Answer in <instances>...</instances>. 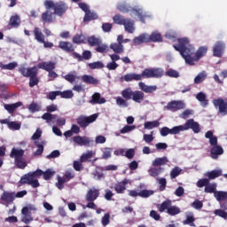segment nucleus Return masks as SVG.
<instances>
[{"mask_svg": "<svg viewBox=\"0 0 227 227\" xmlns=\"http://www.w3.org/2000/svg\"><path fill=\"white\" fill-rule=\"evenodd\" d=\"M178 45H174V49L178 51L184 58L185 64L193 66L194 63L200 61L205 54H207V47H200L195 53V58H192L194 54V47L189 43V39L187 37L178 39Z\"/></svg>", "mask_w": 227, "mask_h": 227, "instance_id": "nucleus-1", "label": "nucleus"}, {"mask_svg": "<svg viewBox=\"0 0 227 227\" xmlns=\"http://www.w3.org/2000/svg\"><path fill=\"white\" fill-rule=\"evenodd\" d=\"M24 153H26V151L19 147H13L11 151L10 157L14 159V165L19 169H26L27 168V161L24 158Z\"/></svg>", "mask_w": 227, "mask_h": 227, "instance_id": "nucleus-2", "label": "nucleus"}, {"mask_svg": "<svg viewBox=\"0 0 227 227\" xmlns=\"http://www.w3.org/2000/svg\"><path fill=\"white\" fill-rule=\"evenodd\" d=\"M117 9L121 11V13H128V12H130L131 17H138L143 24H145V19L149 17L146 13L143 12V9H131L130 6L125 3L118 4Z\"/></svg>", "mask_w": 227, "mask_h": 227, "instance_id": "nucleus-3", "label": "nucleus"}, {"mask_svg": "<svg viewBox=\"0 0 227 227\" xmlns=\"http://www.w3.org/2000/svg\"><path fill=\"white\" fill-rule=\"evenodd\" d=\"M19 72L24 77H30L29 86L30 88H35L39 82L38 77L36 74H38V68L36 67L26 68V67H20Z\"/></svg>", "mask_w": 227, "mask_h": 227, "instance_id": "nucleus-4", "label": "nucleus"}, {"mask_svg": "<svg viewBox=\"0 0 227 227\" xmlns=\"http://www.w3.org/2000/svg\"><path fill=\"white\" fill-rule=\"evenodd\" d=\"M44 6L46 10H51V8H53L55 15H59V17H61V15L67 12V5L63 2L54 4L52 1L46 0L44 2Z\"/></svg>", "mask_w": 227, "mask_h": 227, "instance_id": "nucleus-5", "label": "nucleus"}, {"mask_svg": "<svg viewBox=\"0 0 227 227\" xmlns=\"http://www.w3.org/2000/svg\"><path fill=\"white\" fill-rule=\"evenodd\" d=\"M164 75V69L160 67L146 68L142 72V76L145 79H159Z\"/></svg>", "mask_w": 227, "mask_h": 227, "instance_id": "nucleus-6", "label": "nucleus"}, {"mask_svg": "<svg viewBox=\"0 0 227 227\" xmlns=\"http://www.w3.org/2000/svg\"><path fill=\"white\" fill-rule=\"evenodd\" d=\"M42 119L45 120L48 125H52V123H56L59 126H63L67 123V120L65 118H59L58 115L52 114L51 113H45L42 115Z\"/></svg>", "mask_w": 227, "mask_h": 227, "instance_id": "nucleus-7", "label": "nucleus"}, {"mask_svg": "<svg viewBox=\"0 0 227 227\" xmlns=\"http://www.w3.org/2000/svg\"><path fill=\"white\" fill-rule=\"evenodd\" d=\"M179 127H180L181 132L189 130V129H192L194 134H200V132L201 131V129H200V123L194 121V119L187 120L184 125H179Z\"/></svg>", "mask_w": 227, "mask_h": 227, "instance_id": "nucleus-8", "label": "nucleus"}, {"mask_svg": "<svg viewBox=\"0 0 227 227\" xmlns=\"http://www.w3.org/2000/svg\"><path fill=\"white\" fill-rule=\"evenodd\" d=\"M164 109H167V111H171L172 113H176V111L185 109V103H184L182 100H173L168 102Z\"/></svg>", "mask_w": 227, "mask_h": 227, "instance_id": "nucleus-9", "label": "nucleus"}, {"mask_svg": "<svg viewBox=\"0 0 227 227\" xmlns=\"http://www.w3.org/2000/svg\"><path fill=\"white\" fill-rule=\"evenodd\" d=\"M215 107H218L220 114L226 116L227 114V99L224 100L223 98H219L213 100Z\"/></svg>", "mask_w": 227, "mask_h": 227, "instance_id": "nucleus-10", "label": "nucleus"}, {"mask_svg": "<svg viewBox=\"0 0 227 227\" xmlns=\"http://www.w3.org/2000/svg\"><path fill=\"white\" fill-rule=\"evenodd\" d=\"M98 115L97 114H92L89 117H86L84 115H81L77 118V123L78 125H80V127H82V129H85V127H88V125H90V123H93V121H95V120H97Z\"/></svg>", "mask_w": 227, "mask_h": 227, "instance_id": "nucleus-11", "label": "nucleus"}, {"mask_svg": "<svg viewBox=\"0 0 227 227\" xmlns=\"http://www.w3.org/2000/svg\"><path fill=\"white\" fill-rule=\"evenodd\" d=\"M72 139L75 145H78V146H93V140L88 137L76 136Z\"/></svg>", "mask_w": 227, "mask_h": 227, "instance_id": "nucleus-12", "label": "nucleus"}, {"mask_svg": "<svg viewBox=\"0 0 227 227\" xmlns=\"http://www.w3.org/2000/svg\"><path fill=\"white\" fill-rule=\"evenodd\" d=\"M180 132H181L180 125L175 126L172 129H169L168 127H163L160 130V136H162V137H166V136H168V134L176 136V134H180Z\"/></svg>", "mask_w": 227, "mask_h": 227, "instance_id": "nucleus-13", "label": "nucleus"}, {"mask_svg": "<svg viewBox=\"0 0 227 227\" xmlns=\"http://www.w3.org/2000/svg\"><path fill=\"white\" fill-rule=\"evenodd\" d=\"M0 200L1 201H4L6 205H12L15 201V192L4 191Z\"/></svg>", "mask_w": 227, "mask_h": 227, "instance_id": "nucleus-14", "label": "nucleus"}, {"mask_svg": "<svg viewBox=\"0 0 227 227\" xmlns=\"http://www.w3.org/2000/svg\"><path fill=\"white\" fill-rule=\"evenodd\" d=\"M100 196V190L95 187L89 189L85 200L86 201H95Z\"/></svg>", "mask_w": 227, "mask_h": 227, "instance_id": "nucleus-15", "label": "nucleus"}, {"mask_svg": "<svg viewBox=\"0 0 227 227\" xmlns=\"http://www.w3.org/2000/svg\"><path fill=\"white\" fill-rule=\"evenodd\" d=\"M141 79H143V73L141 74L131 73L121 76L120 78V81L121 82H123V81H125L126 82H130L132 81H141Z\"/></svg>", "mask_w": 227, "mask_h": 227, "instance_id": "nucleus-16", "label": "nucleus"}, {"mask_svg": "<svg viewBox=\"0 0 227 227\" xmlns=\"http://www.w3.org/2000/svg\"><path fill=\"white\" fill-rule=\"evenodd\" d=\"M62 78L65 79V81H67V82H70V84L81 81V76L77 75V72L75 71H71L65 75L62 74Z\"/></svg>", "mask_w": 227, "mask_h": 227, "instance_id": "nucleus-17", "label": "nucleus"}, {"mask_svg": "<svg viewBox=\"0 0 227 227\" xmlns=\"http://www.w3.org/2000/svg\"><path fill=\"white\" fill-rule=\"evenodd\" d=\"M129 179H124L114 185V191L117 194H123L127 191V184H129Z\"/></svg>", "mask_w": 227, "mask_h": 227, "instance_id": "nucleus-18", "label": "nucleus"}, {"mask_svg": "<svg viewBox=\"0 0 227 227\" xmlns=\"http://www.w3.org/2000/svg\"><path fill=\"white\" fill-rule=\"evenodd\" d=\"M224 52V43L218 42L213 47V54L215 58H221Z\"/></svg>", "mask_w": 227, "mask_h": 227, "instance_id": "nucleus-19", "label": "nucleus"}, {"mask_svg": "<svg viewBox=\"0 0 227 227\" xmlns=\"http://www.w3.org/2000/svg\"><path fill=\"white\" fill-rule=\"evenodd\" d=\"M150 41V35L148 34H142L133 40V45H141V43H148Z\"/></svg>", "mask_w": 227, "mask_h": 227, "instance_id": "nucleus-20", "label": "nucleus"}, {"mask_svg": "<svg viewBox=\"0 0 227 227\" xmlns=\"http://www.w3.org/2000/svg\"><path fill=\"white\" fill-rule=\"evenodd\" d=\"M106 102L107 100H106L105 98H102L100 93L96 92L92 95L91 99L89 101V104H92V106H95L97 104H106Z\"/></svg>", "mask_w": 227, "mask_h": 227, "instance_id": "nucleus-21", "label": "nucleus"}, {"mask_svg": "<svg viewBox=\"0 0 227 227\" xmlns=\"http://www.w3.org/2000/svg\"><path fill=\"white\" fill-rule=\"evenodd\" d=\"M37 68H41L42 70H45L46 72H51L54 70V68H56V62H41L37 65Z\"/></svg>", "mask_w": 227, "mask_h": 227, "instance_id": "nucleus-22", "label": "nucleus"}, {"mask_svg": "<svg viewBox=\"0 0 227 227\" xmlns=\"http://www.w3.org/2000/svg\"><path fill=\"white\" fill-rule=\"evenodd\" d=\"M168 162H169V159H168V157L166 156L159 157V158H155L152 161V166H153L154 168H160V166H166Z\"/></svg>", "mask_w": 227, "mask_h": 227, "instance_id": "nucleus-23", "label": "nucleus"}, {"mask_svg": "<svg viewBox=\"0 0 227 227\" xmlns=\"http://www.w3.org/2000/svg\"><path fill=\"white\" fill-rule=\"evenodd\" d=\"M138 86L145 93H153V91H157V85H146L145 82H140Z\"/></svg>", "mask_w": 227, "mask_h": 227, "instance_id": "nucleus-24", "label": "nucleus"}, {"mask_svg": "<svg viewBox=\"0 0 227 227\" xmlns=\"http://www.w3.org/2000/svg\"><path fill=\"white\" fill-rule=\"evenodd\" d=\"M59 47L65 52H74V44L69 42L60 41L59 43Z\"/></svg>", "mask_w": 227, "mask_h": 227, "instance_id": "nucleus-25", "label": "nucleus"}, {"mask_svg": "<svg viewBox=\"0 0 227 227\" xmlns=\"http://www.w3.org/2000/svg\"><path fill=\"white\" fill-rule=\"evenodd\" d=\"M22 106V102H17L14 104H4V107L5 111L9 112L10 114H12V113H15L19 107Z\"/></svg>", "mask_w": 227, "mask_h": 227, "instance_id": "nucleus-26", "label": "nucleus"}, {"mask_svg": "<svg viewBox=\"0 0 227 227\" xmlns=\"http://www.w3.org/2000/svg\"><path fill=\"white\" fill-rule=\"evenodd\" d=\"M224 153V150L221 145H214L211 148V157L213 159H218L219 155H223Z\"/></svg>", "mask_w": 227, "mask_h": 227, "instance_id": "nucleus-27", "label": "nucleus"}, {"mask_svg": "<svg viewBox=\"0 0 227 227\" xmlns=\"http://www.w3.org/2000/svg\"><path fill=\"white\" fill-rule=\"evenodd\" d=\"M123 26L127 33L132 34L134 33V31H136V27H134L135 26L134 20L130 19H126V21H124Z\"/></svg>", "mask_w": 227, "mask_h": 227, "instance_id": "nucleus-28", "label": "nucleus"}, {"mask_svg": "<svg viewBox=\"0 0 227 227\" xmlns=\"http://www.w3.org/2000/svg\"><path fill=\"white\" fill-rule=\"evenodd\" d=\"M214 214L223 219H227V203L221 205V209H215Z\"/></svg>", "mask_w": 227, "mask_h": 227, "instance_id": "nucleus-29", "label": "nucleus"}, {"mask_svg": "<svg viewBox=\"0 0 227 227\" xmlns=\"http://www.w3.org/2000/svg\"><path fill=\"white\" fill-rule=\"evenodd\" d=\"M34 145L36 146L37 150L34 153V155L40 156L43 153V145H45V141L43 140H35Z\"/></svg>", "mask_w": 227, "mask_h": 227, "instance_id": "nucleus-30", "label": "nucleus"}, {"mask_svg": "<svg viewBox=\"0 0 227 227\" xmlns=\"http://www.w3.org/2000/svg\"><path fill=\"white\" fill-rule=\"evenodd\" d=\"M132 100L137 104H141L145 100V93L141 90L133 91Z\"/></svg>", "mask_w": 227, "mask_h": 227, "instance_id": "nucleus-31", "label": "nucleus"}, {"mask_svg": "<svg viewBox=\"0 0 227 227\" xmlns=\"http://www.w3.org/2000/svg\"><path fill=\"white\" fill-rule=\"evenodd\" d=\"M196 98L198 101H200L202 107H207V106H208V99L207 98V94L204 92H199L196 95Z\"/></svg>", "mask_w": 227, "mask_h": 227, "instance_id": "nucleus-32", "label": "nucleus"}, {"mask_svg": "<svg viewBox=\"0 0 227 227\" xmlns=\"http://www.w3.org/2000/svg\"><path fill=\"white\" fill-rule=\"evenodd\" d=\"M205 137L209 139V145L211 146H217V137L214 135V132L210 130L206 132Z\"/></svg>", "mask_w": 227, "mask_h": 227, "instance_id": "nucleus-33", "label": "nucleus"}, {"mask_svg": "<svg viewBox=\"0 0 227 227\" xmlns=\"http://www.w3.org/2000/svg\"><path fill=\"white\" fill-rule=\"evenodd\" d=\"M164 171V168L162 167H152L149 168L148 173L150 176H153V178H157L160 173Z\"/></svg>", "mask_w": 227, "mask_h": 227, "instance_id": "nucleus-34", "label": "nucleus"}, {"mask_svg": "<svg viewBox=\"0 0 227 227\" xmlns=\"http://www.w3.org/2000/svg\"><path fill=\"white\" fill-rule=\"evenodd\" d=\"M34 35L36 41L39 42V43H45V35H43V33H42V29L40 27H35L34 29Z\"/></svg>", "mask_w": 227, "mask_h": 227, "instance_id": "nucleus-35", "label": "nucleus"}, {"mask_svg": "<svg viewBox=\"0 0 227 227\" xmlns=\"http://www.w3.org/2000/svg\"><path fill=\"white\" fill-rule=\"evenodd\" d=\"M42 19L43 22H46L47 24H51V22H54V20L56 18L54 17V13L47 11L42 14Z\"/></svg>", "mask_w": 227, "mask_h": 227, "instance_id": "nucleus-36", "label": "nucleus"}, {"mask_svg": "<svg viewBox=\"0 0 227 227\" xmlns=\"http://www.w3.org/2000/svg\"><path fill=\"white\" fill-rule=\"evenodd\" d=\"M110 49L115 52V54H123L125 48L123 44L114 43L110 45Z\"/></svg>", "mask_w": 227, "mask_h": 227, "instance_id": "nucleus-37", "label": "nucleus"}, {"mask_svg": "<svg viewBox=\"0 0 227 227\" xmlns=\"http://www.w3.org/2000/svg\"><path fill=\"white\" fill-rule=\"evenodd\" d=\"M223 175V170L218 169V170H212L210 172H207L205 174V176H207L209 180H215V178H219Z\"/></svg>", "mask_w": 227, "mask_h": 227, "instance_id": "nucleus-38", "label": "nucleus"}, {"mask_svg": "<svg viewBox=\"0 0 227 227\" xmlns=\"http://www.w3.org/2000/svg\"><path fill=\"white\" fill-rule=\"evenodd\" d=\"M121 95L126 100H130V99H132L134 91L132 90L131 88H127V89H124L123 90H121Z\"/></svg>", "mask_w": 227, "mask_h": 227, "instance_id": "nucleus-39", "label": "nucleus"}, {"mask_svg": "<svg viewBox=\"0 0 227 227\" xmlns=\"http://www.w3.org/2000/svg\"><path fill=\"white\" fill-rule=\"evenodd\" d=\"M214 197L216 201H226L227 200V192L216 191L215 192Z\"/></svg>", "mask_w": 227, "mask_h": 227, "instance_id": "nucleus-40", "label": "nucleus"}, {"mask_svg": "<svg viewBox=\"0 0 227 227\" xmlns=\"http://www.w3.org/2000/svg\"><path fill=\"white\" fill-rule=\"evenodd\" d=\"M82 80L83 82H86L87 84H98V80L92 75L84 74L82 76Z\"/></svg>", "mask_w": 227, "mask_h": 227, "instance_id": "nucleus-41", "label": "nucleus"}, {"mask_svg": "<svg viewBox=\"0 0 227 227\" xmlns=\"http://www.w3.org/2000/svg\"><path fill=\"white\" fill-rule=\"evenodd\" d=\"M115 102H116V106H118V107H123V108L129 107V102L127 101V99H125V98L116 97Z\"/></svg>", "mask_w": 227, "mask_h": 227, "instance_id": "nucleus-42", "label": "nucleus"}, {"mask_svg": "<svg viewBox=\"0 0 227 227\" xmlns=\"http://www.w3.org/2000/svg\"><path fill=\"white\" fill-rule=\"evenodd\" d=\"M160 125V122L159 121H145L144 124V129L146 130H152V129H155Z\"/></svg>", "mask_w": 227, "mask_h": 227, "instance_id": "nucleus-43", "label": "nucleus"}, {"mask_svg": "<svg viewBox=\"0 0 227 227\" xmlns=\"http://www.w3.org/2000/svg\"><path fill=\"white\" fill-rule=\"evenodd\" d=\"M17 67H19L17 62H11L9 64H3L0 62V68L2 70H14V68H17Z\"/></svg>", "mask_w": 227, "mask_h": 227, "instance_id": "nucleus-44", "label": "nucleus"}, {"mask_svg": "<svg viewBox=\"0 0 227 227\" xmlns=\"http://www.w3.org/2000/svg\"><path fill=\"white\" fill-rule=\"evenodd\" d=\"M35 176H33V174L31 172H29L28 174H26L25 176H23L21 177L20 183L21 184H31V182L35 181Z\"/></svg>", "mask_w": 227, "mask_h": 227, "instance_id": "nucleus-45", "label": "nucleus"}, {"mask_svg": "<svg viewBox=\"0 0 227 227\" xmlns=\"http://www.w3.org/2000/svg\"><path fill=\"white\" fill-rule=\"evenodd\" d=\"M98 19V15L95 12H88L85 13V16L83 18V22H90V20H97Z\"/></svg>", "mask_w": 227, "mask_h": 227, "instance_id": "nucleus-46", "label": "nucleus"}, {"mask_svg": "<svg viewBox=\"0 0 227 227\" xmlns=\"http://www.w3.org/2000/svg\"><path fill=\"white\" fill-rule=\"evenodd\" d=\"M86 36L82 34H77L73 37V43H85Z\"/></svg>", "mask_w": 227, "mask_h": 227, "instance_id": "nucleus-47", "label": "nucleus"}, {"mask_svg": "<svg viewBox=\"0 0 227 227\" xmlns=\"http://www.w3.org/2000/svg\"><path fill=\"white\" fill-rule=\"evenodd\" d=\"M88 43L91 45V47H95L97 45H100V43H102V40L99 37L92 35L89 37Z\"/></svg>", "mask_w": 227, "mask_h": 227, "instance_id": "nucleus-48", "label": "nucleus"}, {"mask_svg": "<svg viewBox=\"0 0 227 227\" xmlns=\"http://www.w3.org/2000/svg\"><path fill=\"white\" fill-rule=\"evenodd\" d=\"M149 38L151 42H162V35L157 31L153 32Z\"/></svg>", "mask_w": 227, "mask_h": 227, "instance_id": "nucleus-49", "label": "nucleus"}, {"mask_svg": "<svg viewBox=\"0 0 227 227\" xmlns=\"http://www.w3.org/2000/svg\"><path fill=\"white\" fill-rule=\"evenodd\" d=\"M205 79H207V72L202 71L194 78V83L200 84V82H203Z\"/></svg>", "mask_w": 227, "mask_h": 227, "instance_id": "nucleus-50", "label": "nucleus"}, {"mask_svg": "<svg viewBox=\"0 0 227 227\" xmlns=\"http://www.w3.org/2000/svg\"><path fill=\"white\" fill-rule=\"evenodd\" d=\"M36 212V207L33 204H28L21 209V214H31Z\"/></svg>", "mask_w": 227, "mask_h": 227, "instance_id": "nucleus-51", "label": "nucleus"}, {"mask_svg": "<svg viewBox=\"0 0 227 227\" xmlns=\"http://www.w3.org/2000/svg\"><path fill=\"white\" fill-rule=\"evenodd\" d=\"M217 189V184L215 183H213V184H210L208 183L207 185L205 187V192H207V193H214L216 192L215 190Z\"/></svg>", "mask_w": 227, "mask_h": 227, "instance_id": "nucleus-52", "label": "nucleus"}, {"mask_svg": "<svg viewBox=\"0 0 227 227\" xmlns=\"http://www.w3.org/2000/svg\"><path fill=\"white\" fill-rule=\"evenodd\" d=\"M21 222L25 224H29V223H32L33 216L31 215V213H21Z\"/></svg>", "mask_w": 227, "mask_h": 227, "instance_id": "nucleus-53", "label": "nucleus"}, {"mask_svg": "<svg viewBox=\"0 0 227 227\" xmlns=\"http://www.w3.org/2000/svg\"><path fill=\"white\" fill-rule=\"evenodd\" d=\"M155 192L153 190H142L139 192L140 198H150V196H153Z\"/></svg>", "mask_w": 227, "mask_h": 227, "instance_id": "nucleus-54", "label": "nucleus"}, {"mask_svg": "<svg viewBox=\"0 0 227 227\" xmlns=\"http://www.w3.org/2000/svg\"><path fill=\"white\" fill-rule=\"evenodd\" d=\"M113 20L114 24H119V26H123L127 19L123 18V16L117 14L114 16Z\"/></svg>", "mask_w": 227, "mask_h": 227, "instance_id": "nucleus-55", "label": "nucleus"}, {"mask_svg": "<svg viewBox=\"0 0 227 227\" xmlns=\"http://www.w3.org/2000/svg\"><path fill=\"white\" fill-rule=\"evenodd\" d=\"M169 215H178L180 214V207L176 206H170L167 211Z\"/></svg>", "mask_w": 227, "mask_h": 227, "instance_id": "nucleus-56", "label": "nucleus"}, {"mask_svg": "<svg viewBox=\"0 0 227 227\" xmlns=\"http://www.w3.org/2000/svg\"><path fill=\"white\" fill-rule=\"evenodd\" d=\"M168 77H173L174 79H178L180 77V73L175 69H169L165 73Z\"/></svg>", "mask_w": 227, "mask_h": 227, "instance_id": "nucleus-57", "label": "nucleus"}, {"mask_svg": "<svg viewBox=\"0 0 227 227\" xmlns=\"http://www.w3.org/2000/svg\"><path fill=\"white\" fill-rule=\"evenodd\" d=\"M93 157V151H87L86 153H82L80 160L81 162H86L88 159H91Z\"/></svg>", "mask_w": 227, "mask_h": 227, "instance_id": "nucleus-58", "label": "nucleus"}, {"mask_svg": "<svg viewBox=\"0 0 227 227\" xmlns=\"http://www.w3.org/2000/svg\"><path fill=\"white\" fill-rule=\"evenodd\" d=\"M59 97H61V98H72L74 97V92L72 90H59Z\"/></svg>", "mask_w": 227, "mask_h": 227, "instance_id": "nucleus-59", "label": "nucleus"}, {"mask_svg": "<svg viewBox=\"0 0 227 227\" xmlns=\"http://www.w3.org/2000/svg\"><path fill=\"white\" fill-rule=\"evenodd\" d=\"M67 182H68L65 176H59L58 177V183L56 184V186L58 187V189H59V191H61V189H63V187H65V184H67Z\"/></svg>", "mask_w": 227, "mask_h": 227, "instance_id": "nucleus-60", "label": "nucleus"}, {"mask_svg": "<svg viewBox=\"0 0 227 227\" xmlns=\"http://www.w3.org/2000/svg\"><path fill=\"white\" fill-rule=\"evenodd\" d=\"M169 207H171V201L166 200V201L162 202L161 205L159 206V211L164 212L165 210H167V212H168L169 210Z\"/></svg>", "mask_w": 227, "mask_h": 227, "instance_id": "nucleus-61", "label": "nucleus"}, {"mask_svg": "<svg viewBox=\"0 0 227 227\" xmlns=\"http://www.w3.org/2000/svg\"><path fill=\"white\" fill-rule=\"evenodd\" d=\"M111 153H113V148L111 147H106L103 149V155L102 159H111Z\"/></svg>", "mask_w": 227, "mask_h": 227, "instance_id": "nucleus-62", "label": "nucleus"}, {"mask_svg": "<svg viewBox=\"0 0 227 227\" xmlns=\"http://www.w3.org/2000/svg\"><path fill=\"white\" fill-rule=\"evenodd\" d=\"M10 24L13 27H17V26H19L20 24V18H19L18 15L16 16H12L10 19Z\"/></svg>", "mask_w": 227, "mask_h": 227, "instance_id": "nucleus-63", "label": "nucleus"}, {"mask_svg": "<svg viewBox=\"0 0 227 227\" xmlns=\"http://www.w3.org/2000/svg\"><path fill=\"white\" fill-rule=\"evenodd\" d=\"M42 107L37 103H31L28 106V110L30 111V113H38V111H40Z\"/></svg>", "mask_w": 227, "mask_h": 227, "instance_id": "nucleus-64", "label": "nucleus"}]
</instances>
